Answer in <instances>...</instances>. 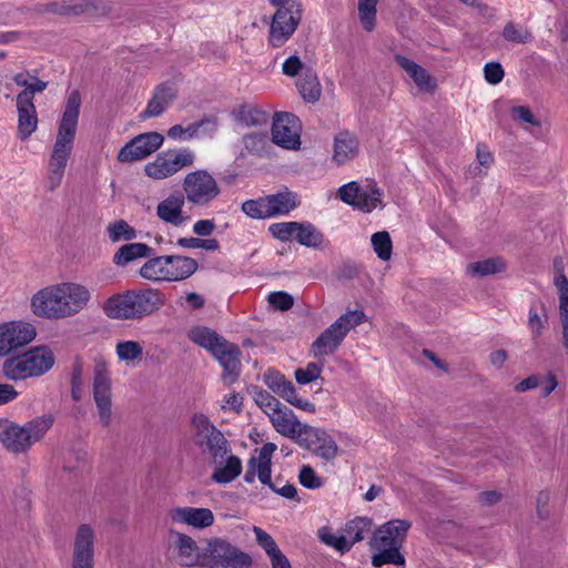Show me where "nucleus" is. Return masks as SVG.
Instances as JSON below:
<instances>
[{
  "mask_svg": "<svg viewBox=\"0 0 568 568\" xmlns=\"http://www.w3.org/2000/svg\"><path fill=\"white\" fill-rule=\"evenodd\" d=\"M91 298L90 291L74 282L49 285L31 298L32 313L48 320H61L80 313Z\"/></svg>",
  "mask_w": 568,
  "mask_h": 568,
  "instance_id": "obj_1",
  "label": "nucleus"
},
{
  "mask_svg": "<svg viewBox=\"0 0 568 568\" xmlns=\"http://www.w3.org/2000/svg\"><path fill=\"white\" fill-rule=\"evenodd\" d=\"M80 106L81 95L78 91H72L59 122L55 141L48 163L47 187L49 191L55 190L64 176L65 168L74 146Z\"/></svg>",
  "mask_w": 568,
  "mask_h": 568,
  "instance_id": "obj_2",
  "label": "nucleus"
},
{
  "mask_svg": "<svg viewBox=\"0 0 568 568\" xmlns=\"http://www.w3.org/2000/svg\"><path fill=\"white\" fill-rule=\"evenodd\" d=\"M164 302V295L159 290H132L109 297L103 311L114 320H140L158 311Z\"/></svg>",
  "mask_w": 568,
  "mask_h": 568,
  "instance_id": "obj_3",
  "label": "nucleus"
},
{
  "mask_svg": "<svg viewBox=\"0 0 568 568\" xmlns=\"http://www.w3.org/2000/svg\"><path fill=\"white\" fill-rule=\"evenodd\" d=\"M55 356L52 349L45 345L34 346L11 357L2 363V374L11 382H23L39 378L52 369Z\"/></svg>",
  "mask_w": 568,
  "mask_h": 568,
  "instance_id": "obj_4",
  "label": "nucleus"
},
{
  "mask_svg": "<svg viewBox=\"0 0 568 568\" xmlns=\"http://www.w3.org/2000/svg\"><path fill=\"white\" fill-rule=\"evenodd\" d=\"M410 523L405 519H393L379 526L373 535L371 546L377 550L372 557L374 567H382L387 564L404 566L405 558L399 548L406 539Z\"/></svg>",
  "mask_w": 568,
  "mask_h": 568,
  "instance_id": "obj_5",
  "label": "nucleus"
},
{
  "mask_svg": "<svg viewBox=\"0 0 568 568\" xmlns=\"http://www.w3.org/2000/svg\"><path fill=\"white\" fill-rule=\"evenodd\" d=\"M53 423L54 416L52 414L38 416L23 426L7 419H0V442L9 452L24 453L44 437Z\"/></svg>",
  "mask_w": 568,
  "mask_h": 568,
  "instance_id": "obj_6",
  "label": "nucleus"
},
{
  "mask_svg": "<svg viewBox=\"0 0 568 568\" xmlns=\"http://www.w3.org/2000/svg\"><path fill=\"white\" fill-rule=\"evenodd\" d=\"M364 321L365 314L362 311H348L341 315L312 343L311 355L320 359L334 354L347 333Z\"/></svg>",
  "mask_w": 568,
  "mask_h": 568,
  "instance_id": "obj_7",
  "label": "nucleus"
},
{
  "mask_svg": "<svg viewBox=\"0 0 568 568\" xmlns=\"http://www.w3.org/2000/svg\"><path fill=\"white\" fill-rule=\"evenodd\" d=\"M257 404L278 434L300 444L308 425L302 424L292 409L267 393L260 395Z\"/></svg>",
  "mask_w": 568,
  "mask_h": 568,
  "instance_id": "obj_8",
  "label": "nucleus"
},
{
  "mask_svg": "<svg viewBox=\"0 0 568 568\" xmlns=\"http://www.w3.org/2000/svg\"><path fill=\"white\" fill-rule=\"evenodd\" d=\"M183 196L195 207H209L221 194L216 179L207 170H195L184 176Z\"/></svg>",
  "mask_w": 568,
  "mask_h": 568,
  "instance_id": "obj_9",
  "label": "nucleus"
},
{
  "mask_svg": "<svg viewBox=\"0 0 568 568\" xmlns=\"http://www.w3.org/2000/svg\"><path fill=\"white\" fill-rule=\"evenodd\" d=\"M204 559L210 568H251V556L225 538L213 537L206 542Z\"/></svg>",
  "mask_w": 568,
  "mask_h": 568,
  "instance_id": "obj_10",
  "label": "nucleus"
},
{
  "mask_svg": "<svg viewBox=\"0 0 568 568\" xmlns=\"http://www.w3.org/2000/svg\"><path fill=\"white\" fill-rule=\"evenodd\" d=\"M193 442L210 457V462L220 460L230 453L229 443L224 435L203 414L192 418Z\"/></svg>",
  "mask_w": 568,
  "mask_h": 568,
  "instance_id": "obj_11",
  "label": "nucleus"
},
{
  "mask_svg": "<svg viewBox=\"0 0 568 568\" xmlns=\"http://www.w3.org/2000/svg\"><path fill=\"white\" fill-rule=\"evenodd\" d=\"M194 162L195 153L190 149L166 150L145 164L144 173L150 179L164 180L173 176L183 168L192 166Z\"/></svg>",
  "mask_w": 568,
  "mask_h": 568,
  "instance_id": "obj_12",
  "label": "nucleus"
},
{
  "mask_svg": "<svg viewBox=\"0 0 568 568\" xmlns=\"http://www.w3.org/2000/svg\"><path fill=\"white\" fill-rule=\"evenodd\" d=\"M92 388L99 420L108 427L112 423V392L108 363L102 356L94 358Z\"/></svg>",
  "mask_w": 568,
  "mask_h": 568,
  "instance_id": "obj_13",
  "label": "nucleus"
},
{
  "mask_svg": "<svg viewBox=\"0 0 568 568\" xmlns=\"http://www.w3.org/2000/svg\"><path fill=\"white\" fill-rule=\"evenodd\" d=\"M302 4L291 3L278 8L273 16L268 41L274 48L282 47L295 32L302 19Z\"/></svg>",
  "mask_w": 568,
  "mask_h": 568,
  "instance_id": "obj_14",
  "label": "nucleus"
},
{
  "mask_svg": "<svg viewBox=\"0 0 568 568\" xmlns=\"http://www.w3.org/2000/svg\"><path fill=\"white\" fill-rule=\"evenodd\" d=\"M37 337L36 327L24 321L0 324V357H6L27 346Z\"/></svg>",
  "mask_w": 568,
  "mask_h": 568,
  "instance_id": "obj_15",
  "label": "nucleus"
},
{
  "mask_svg": "<svg viewBox=\"0 0 568 568\" xmlns=\"http://www.w3.org/2000/svg\"><path fill=\"white\" fill-rule=\"evenodd\" d=\"M338 196L344 203L369 213L382 204L383 192L376 185L368 184L363 189L352 181L338 189Z\"/></svg>",
  "mask_w": 568,
  "mask_h": 568,
  "instance_id": "obj_16",
  "label": "nucleus"
},
{
  "mask_svg": "<svg viewBox=\"0 0 568 568\" xmlns=\"http://www.w3.org/2000/svg\"><path fill=\"white\" fill-rule=\"evenodd\" d=\"M164 142L162 134L146 132L130 140L118 153V161L130 163L143 160L158 151Z\"/></svg>",
  "mask_w": 568,
  "mask_h": 568,
  "instance_id": "obj_17",
  "label": "nucleus"
},
{
  "mask_svg": "<svg viewBox=\"0 0 568 568\" xmlns=\"http://www.w3.org/2000/svg\"><path fill=\"white\" fill-rule=\"evenodd\" d=\"M272 141L286 150H297L301 145V123L292 113H278L272 124Z\"/></svg>",
  "mask_w": 568,
  "mask_h": 568,
  "instance_id": "obj_18",
  "label": "nucleus"
},
{
  "mask_svg": "<svg viewBox=\"0 0 568 568\" xmlns=\"http://www.w3.org/2000/svg\"><path fill=\"white\" fill-rule=\"evenodd\" d=\"M94 529L82 524L75 531L71 568H94Z\"/></svg>",
  "mask_w": 568,
  "mask_h": 568,
  "instance_id": "obj_19",
  "label": "nucleus"
},
{
  "mask_svg": "<svg viewBox=\"0 0 568 568\" xmlns=\"http://www.w3.org/2000/svg\"><path fill=\"white\" fill-rule=\"evenodd\" d=\"M172 524L185 525L197 530L211 527L214 523V514L204 507H174L168 511Z\"/></svg>",
  "mask_w": 568,
  "mask_h": 568,
  "instance_id": "obj_20",
  "label": "nucleus"
},
{
  "mask_svg": "<svg viewBox=\"0 0 568 568\" xmlns=\"http://www.w3.org/2000/svg\"><path fill=\"white\" fill-rule=\"evenodd\" d=\"M298 445L312 450L316 456L326 462L333 460L338 453L336 442L326 430L312 426L304 432V436Z\"/></svg>",
  "mask_w": 568,
  "mask_h": 568,
  "instance_id": "obj_21",
  "label": "nucleus"
},
{
  "mask_svg": "<svg viewBox=\"0 0 568 568\" xmlns=\"http://www.w3.org/2000/svg\"><path fill=\"white\" fill-rule=\"evenodd\" d=\"M183 194L174 192L159 202L156 206V216L166 224L175 227L183 226L190 217L183 212L185 204Z\"/></svg>",
  "mask_w": 568,
  "mask_h": 568,
  "instance_id": "obj_22",
  "label": "nucleus"
},
{
  "mask_svg": "<svg viewBox=\"0 0 568 568\" xmlns=\"http://www.w3.org/2000/svg\"><path fill=\"white\" fill-rule=\"evenodd\" d=\"M172 554L180 566L194 567L199 564L200 554L196 541L189 535L171 531Z\"/></svg>",
  "mask_w": 568,
  "mask_h": 568,
  "instance_id": "obj_23",
  "label": "nucleus"
},
{
  "mask_svg": "<svg viewBox=\"0 0 568 568\" xmlns=\"http://www.w3.org/2000/svg\"><path fill=\"white\" fill-rule=\"evenodd\" d=\"M213 356L219 361L223 367L224 373L222 379L225 384L231 385L235 383L241 373V361L239 348L224 342L214 353Z\"/></svg>",
  "mask_w": 568,
  "mask_h": 568,
  "instance_id": "obj_24",
  "label": "nucleus"
},
{
  "mask_svg": "<svg viewBox=\"0 0 568 568\" xmlns=\"http://www.w3.org/2000/svg\"><path fill=\"white\" fill-rule=\"evenodd\" d=\"M215 120L203 119L186 126L175 124L168 130V138L174 141H190L216 131Z\"/></svg>",
  "mask_w": 568,
  "mask_h": 568,
  "instance_id": "obj_25",
  "label": "nucleus"
},
{
  "mask_svg": "<svg viewBox=\"0 0 568 568\" xmlns=\"http://www.w3.org/2000/svg\"><path fill=\"white\" fill-rule=\"evenodd\" d=\"M210 463L213 466L211 478L216 484H229L242 473L241 459L231 453H227L226 457H222L220 460H212Z\"/></svg>",
  "mask_w": 568,
  "mask_h": 568,
  "instance_id": "obj_26",
  "label": "nucleus"
},
{
  "mask_svg": "<svg viewBox=\"0 0 568 568\" xmlns=\"http://www.w3.org/2000/svg\"><path fill=\"white\" fill-rule=\"evenodd\" d=\"M168 274L166 281H181L190 277L197 270V262L187 256L165 255Z\"/></svg>",
  "mask_w": 568,
  "mask_h": 568,
  "instance_id": "obj_27",
  "label": "nucleus"
},
{
  "mask_svg": "<svg viewBox=\"0 0 568 568\" xmlns=\"http://www.w3.org/2000/svg\"><path fill=\"white\" fill-rule=\"evenodd\" d=\"M358 152V141L352 133L344 131L335 136L333 159L338 164L354 159Z\"/></svg>",
  "mask_w": 568,
  "mask_h": 568,
  "instance_id": "obj_28",
  "label": "nucleus"
},
{
  "mask_svg": "<svg viewBox=\"0 0 568 568\" xmlns=\"http://www.w3.org/2000/svg\"><path fill=\"white\" fill-rule=\"evenodd\" d=\"M175 98V90L168 84L159 85L143 112L144 118L161 115Z\"/></svg>",
  "mask_w": 568,
  "mask_h": 568,
  "instance_id": "obj_29",
  "label": "nucleus"
},
{
  "mask_svg": "<svg viewBox=\"0 0 568 568\" xmlns=\"http://www.w3.org/2000/svg\"><path fill=\"white\" fill-rule=\"evenodd\" d=\"M270 217L285 215L298 206V195L294 192L285 191L266 196Z\"/></svg>",
  "mask_w": 568,
  "mask_h": 568,
  "instance_id": "obj_30",
  "label": "nucleus"
},
{
  "mask_svg": "<svg viewBox=\"0 0 568 568\" xmlns=\"http://www.w3.org/2000/svg\"><path fill=\"white\" fill-rule=\"evenodd\" d=\"M13 81L17 85L24 88V90L18 94L17 101L26 103H33V95L43 92L48 85L47 82L28 72L17 73L13 77Z\"/></svg>",
  "mask_w": 568,
  "mask_h": 568,
  "instance_id": "obj_31",
  "label": "nucleus"
},
{
  "mask_svg": "<svg viewBox=\"0 0 568 568\" xmlns=\"http://www.w3.org/2000/svg\"><path fill=\"white\" fill-rule=\"evenodd\" d=\"M295 85L298 93L306 102L314 103L318 101L322 95V85L313 69L304 70L303 75L297 78Z\"/></svg>",
  "mask_w": 568,
  "mask_h": 568,
  "instance_id": "obj_32",
  "label": "nucleus"
},
{
  "mask_svg": "<svg viewBox=\"0 0 568 568\" xmlns=\"http://www.w3.org/2000/svg\"><path fill=\"white\" fill-rule=\"evenodd\" d=\"M235 121L243 126H263L268 121V114L255 104L240 105L233 111Z\"/></svg>",
  "mask_w": 568,
  "mask_h": 568,
  "instance_id": "obj_33",
  "label": "nucleus"
},
{
  "mask_svg": "<svg viewBox=\"0 0 568 568\" xmlns=\"http://www.w3.org/2000/svg\"><path fill=\"white\" fill-rule=\"evenodd\" d=\"M17 109L19 135L22 140H26L36 131L38 125L36 106L34 103L17 101Z\"/></svg>",
  "mask_w": 568,
  "mask_h": 568,
  "instance_id": "obj_34",
  "label": "nucleus"
},
{
  "mask_svg": "<svg viewBox=\"0 0 568 568\" xmlns=\"http://www.w3.org/2000/svg\"><path fill=\"white\" fill-rule=\"evenodd\" d=\"M395 60L397 64L413 79L419 89L428 90L432 88L430 77L426 69L400 54H397Z\"/></svg>",
  "mask_w": 568,
  "mask_h": 568,
  "instance_id": "obj_35",
  "label": "nucleus"
},
{
  "mask_svg": "<svg viewBox=\"0 0 568 568\" xmlns=\"http://www.w3.org/2000/svg\"><path fill=\"white\" fill-rule=\"evenodd\" d=\"M151 251V247L144 243L124 244L114 254L113 263L118 266H124L136 258L149 256Z\"/></svg>",
  "mask_w": 568,
  "mask_h": 568,
  "instance_id": "obj_36",
  "label": "nucleus"
},
{
  "mask_svg": "<svg viewBox=\"0 0 568 568\" xmlns=\"http://www.w3.org/2000/svg\"><path fill=\"white\" fill-rule=\"evenodd\" d=\"M373 521L367 517H356L348 521L344 528V536L348 542L349 549L354 544L364 539L365 535L372 529Z\"/></svg>",
  "mask_w": 568,
  "mask_h": 568,
  "instance_id": "obj_37",
  "label": "nucleus"
},
{
  "mask_svg": "<svg viewBox=\"0 0 568 568\" xmlns=\"http://www.w3.org/2000/svg\"><path fill=\"white\" fill-rule=\"evenodd\" d=\"M294 239L298 244L307 247H318L323 243L322 233L311 223H295Z\"/></svg>",
  "mask_w": 568,
  "mask_h": 568,
  "instance_id": "obj_38",
  "label": "nucleus"
},
{
  "mask_svg": "<svg viewBox=\"0 0 568 568\" xmlns=\"http://www.w3.org/2000/svg\"><path fill=\"white\" fill-rule=\"evenodd\" d=\"M90 8L88 0H61L47 6V10L60 16H79Z\"/></svg>",
  "mask_w": 568,
  "mask_h": 568,
  "instance_id": "obj_39",
  "label": "nucleus"
},
{
  "mask_svg": "<svg viewBox=\"0 0 568 568\" xmlns=\"http://www.w3.org/2000/svg\"><path fill=\"white\" fill-rule=\"evenodd\" d=\"M190 338L199 346L206 348L212 354L225 342L215 332L207 327H196L190 332Z\"/></svg>",
  "mask_w": 568,
  "mask_h": 568,
  "instance_id": "obj_40",
  "label": "nucleus"
},
{
  "mask_svg": "<svg viewBox=\"0 0 568 568\" xmlns=\"http://www.w3.org/2000/svg\"><path fill=\"white\" fill-rule=\"evenodd\" d=\"M378 2L379 0H357L358 20L367 32H372L376 27Z\"/></svg>",
  "mask_w": 568,
  "mask_h": 568,
  "instance_id": "obj_41",
  "label": "nucleus"
},
{
  "mask_svg": "<svg viewBox=\"0 0 568 568\" xmlns=\"http://www.w3.org/2000/svg\"><path fill=\"white\" fill-rule=\"evenodd\" d=\"M168 265L166 257L158 256L149 260L140 268V275L150 281H166Z\"/></svg>",
  "mask_w": 568,
  "mask_h": 568,
  "instance_id": "obj_42",
  "label": "nucleus"
},
{
  "mask_svg": "<svg viewBox=\"0 0 568 568\" xmlns=\"http://www.w3.org/2000/svg\"><path fill=\"white\" fill-rule=\"evenodd\" d=\"M468 273L474 276H487L505 271V262L500 257H491L483 261H476L467 266Z\"/></svg>",
  "mask_w": 568,
  "mask_h": 568,
  "instance_id": "obj_43",
  "label": "nucleus"
},
{
  "mask_svg": "<svg viewBox=\"0 0 568 568\" xmlns=\"http://www.w3.org/2000/svg\"><path fill=\"white\" fill-rule=\"evenodd\" d=\"M540 310L541 313L538 312L537 303L534 302L528 311L527 325L532 338L540 337L548 323V314L544 304L540 305Z\"/></svg>",
  "mask_w": 568,
  "mask_h": 568,
  "instance_id": "obj_44",
  "label": "nucleus"
},
{
  "mask_svg": "<svg viewBox=\"0 0 568 568\" xmlns=\"http://www.w3.org/2000/svg\"><path fill=\"white\" fill-rule=\"evenodd\" d=\"M115 354L120 362L131 365L143 355V347L136 341H121L115 345Z\"/></svg>",
  "mask_w": 568,
  "mask_h": 568,
  "instance_id": "obj_45",
  "label": "nucleus"
},
{
  "mask_svg": "<svg viewBox=\"0 0 568 568\" xmlns=\"http://www.w3.org/2000/svg\"><path fill=\"white\" fill-rule=\"evenodd\" d=\"M503 38L508 42L524 44L531 40V33L526 27L510 21L503 30Z\"/></svg>",
  "mask_w": 568,
  "mask_h": 568,
  "instance_id": "obj_46",
  "label": "nucleus"
},
{
  "mask_svg": "<svg viewBox=\"0 0 568 568\" xmlns=\"http://www.w3.org/2000/svg\"><path fill=\"white\" fill-rule=\"evenodd\" d=\"M371 241L377 256L383 261H388L392 255V241L388 232H376L372 235Z\"/></svg>",
  "mask_w": 568,
  "mask_h": 568,
  "instance_id": "obj_47",
  "label": "nucleus"
},
{
  "mask_svg": "<svg viewBox=\"0 0 568 568\" xmlns=\"http://www.w3.org/2000/svg\"><path fill=\"white\" fill-rule=\"evenodd\" d=\"M106 231L109 239L113 243L119 241H130L136 237L135 230L123 220L110 224Z\"/></svg>",
  "mask_w": 568,
  "mask_h": 568,
  "instance_id": "obj_48",
  "label": "nucleus"
},
{
  "mask_svg": "<svg viewBox=\"0 0 568 568\" xmlns=\"http://www.w3.org/2000/svg\"><path fill=\"white\" fill-rule=\"evenodd\" d=\"M243 144L246 151L252 154L262 155L266 152L268 138L266 133L254 132L243 136Z\"/></svg>",
  "mask_w": 568,
  "mask_h": 568,
  "instance_id": "obj_49",
  "label": "nucleus"
},
{
  "mask_svg": "<svg viewBox=\"0 0 568 568\" xmlns=\"http://www.w3.org/2000/svg\"><path fill=\"white\" fill-rule=\"evenodd\" d=\"M242 211L250 217L262 220L270 217L266 196L258 200H247L242 204Z\"/></svg>",
  "mask_w": 568,
  "mask_h": 568,
  "instance_id": "obj_50",
  "label": "nucleus"
},
{
  "mask_svg": "<svg viewBox=\"0 0 568 568\" xmlns=\"http://www.w3.org/2000/svg\"><path fill=\"white\" fill-rule=\"evenodd\" d=\"M270 387L290 404L298 395L292 382L286 381L282 375L275 376L270 383Z\"/></svg>",
  "mask_w": 568,
  "mask_h": 568,
  "instance_id": "obj_51",
  "label": "nucleus"
},
{
  "mask_svg": "<svg viewBox=\"0 0 568 568\" xmlns=\"http://www.w3.org/2000/svg\"><path fill=\"white\" fill-rule=\"evenodd\" d=\"M318 537L322 542L335 548L341 552H346L349 550V546L344 534L336 535L329 528L324 527L318 530Z\"/></svg>",
  "mask_w": 568,
  "mask_h": 568,
  "instance_id": "obj_52",
  "label": "nucleus"
},
{
  "mask_svg": "<svg viewBox=\"0 0 568 568\" xmlns=\"http://www.w3.org/2000/svg\"><path fill=\"white\" fill-rule=\"evenodd\" d=\"M178 245L184 248H203L205 251H217L220 243L216 239L181 237Z\"/></svg>",
  "mask_w": 568,
  "mask_h": 568,
  "instance_id": "obj_53",
  "label": "nucleus"
},
{
  "mask_svg": "<svg viewBox=\"0 0 568 568\" xmlns=\"http://www.w3.org/2000/svg\"><path fill=\"white\" fill-rule=\"evenodd\" d=\"M253 531L255 534L257 544L265 550L270 558L282 554L275 540L268 532L256 526L253 527Z\"/></svg>",
  "mask_w": 568,
  "mask_h": 568,
  "instance_id": "obj_54",
  "label": "nucleus"
},
{
  "mask_svg": "<svg viewBox=\"0 0 568 568\" xmlns=\"http://www.w3.org/2000/svg\"><path fill=\"white\" fill-rule=\"evenodd\" d=\"M322 363H308L305 368H298L295 371V378L298 384L306 385L313 381H316L322 373Z\"/></svg>",
  "mask_w": 568,
  "mask_h": 568,
  "instance_id": "obj_55",
  "label": "nucleus"
},
{
  "mask_svg": "<svg viewBox=\"0 0 568 568\" xmlns=\"http://www.w3.org/2000/svg\"><path fill=\"white\" fill-rule=\"evenodd\" d=\"M83 387V368L80 363H77L71 373V396L73 400L79 402L82 398Z\"/></svg>",
  "mask_w": 568,
  "mask_h": 568,
  "instance_id": "obj_56",
  "label": "nucleus"
},
{
  "mask_svg": "<svg viewBox=\"0 0 568 568\" xmlns=\"http://www.w3.org/2000/svg\"><path fill=\"white\" fill-rule=\"evenodd\" d=\"M296 222H278L270 226L271 234L282 241L287 242L294 239V229Z\"/></svg>",
  "mask_w": 568,
  "mask_h": 568,
  "instance_id": "obj_57",
  "label": "nucleus"
},
{
  "mask_svg": "<svg viewBox=\"0 0 568 568\" xmlns=\"http://www.w3.org/2000/svg\"><path fill=\"white\" fill-rule=\"evenodd\" d=\"M298 480L302 486L308 489H317L323 486V479L318 477L314 469L308 465L302 466L298 474Z\"/></svg>",
  "mask_w": 568,
  "mask_h": 568,
  "instance_id": "obj_58",
  "label": "nucleus"
},
{
  "mask_svg": "<svg viewBox=\"0 0 568 568\" xmlns=\"http://www.w3.org/2000/svg\"><path fill=\"white\" fill-rule=\"evenodd\" d=\"M312 68L305 65L297 55L288 57L282 64V71L287 77H301L304 70H311Z\"/></svg>",
  "mask_w": 568,
  "mask_h": 568,
  "instance_id": "obj_59",
  "label": "nucleus"
},
{
  "mask_svg": "<svg viewBox=\"0 0 568 568\" xmlns=\"http://www.w3.org/2000/svg\"><path fill=\"white\" fill-rule=\"evenodd\" d=\"M267 301L274 308L280 311H287L294 304L293 296L283 291L273 292L268 294Z\"/></svg>",
  "mask_w": 568,
  "mask_h": 568,
  "instance_id": "obj_60",
  "label": "nucleus"
},
{
  "mask_svg": "<svg viewBox=\"0 0 568 568\" xmlns=\"http://www.w3.org/2000/svg\"><path fill=\"white\" fill-rule=\"evenodd\" d=\"M251 462L254 464V468L256 470L258 480L263 485H267V486L271 485V483H272V480H271L272 460H266V459H261V458H257V457H252Z\"/></svg>",
  "mask_w": 568,
  "mask_h": 568,
  "instance_id": "obj_61",
  "label": "nucleus"
},
{
  "mask_svg": "<svg viewBox=\"0 0 568 568\" xmlns=\"http://www.w3.org/2000/svg\"><path fill=\"white\" fill-rule=\"evenodd\" d=\"M511 116L515 121L527 123L532 126H539L540 121L534 115L531 110L525 105L514 106L511 109Z\"/></svg>",
  "mask_w": 568,
  "mask_h": 568,
  "instance_id": "obj_62",
  "label": "nucleus"
},
{
  "mask_svg": "<svg viewBox=\"0 0 568 568\" xmlns=\"http://www.w3.org/2000/svg\"><path fill=\"white\" fill-rule=\"evenodd\" d=\"M485 80L490 84H498L503 81L505 72L500 63L488 62L484 67Z\"/></svg>",
  "mask_w": 568,
  "mask_h": 568,
  "instance_id": "obj_63",
  "label": "nucleus"
},
{
  "mask_svg": "<svg viewBox=\"0 0 568 568\" xmlns=\"http://www.w3.org/2000/svg\"><path fill=\"white\" fill-rule=\"evenodd\" d=\"M558 294V315H568V280L554 283Z\"/></svg>",
  "mask_w": 568,
  "mask_h": 568,
  "instance_id": "obj_64",
  "label": "nucleus"
}]
</instances>
